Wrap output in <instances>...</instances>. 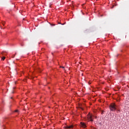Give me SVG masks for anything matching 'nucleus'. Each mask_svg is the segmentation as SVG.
<instances>
[{"mask_svg":"<svg viewBox=\"0 0 129 129\" xmlns=\"http://www.w3.org/2000/svg\"><path fill=\"white\" fill-rule=\"evenodd\" d=\"M2 24L4 26V25L6 24V22L5 21H2Z\"/></svg>","mask_w":129,"mask_h":129,"instance_id":"39448f33","label":"nucleus"},{"mask_svg":"<svg viewBox=\"0 0 129 129\" xmlns=\"http://www.w3.org/2000/svg\"><path fill=\"white\" fill-rule=\"evenodd\" d=\"M2 60H4L5 59H6V57L5 56H3L2 58Z\"/></svg>","mask_w":129,"mask_h":129,"instance_id":"423d86ee","label":"nucleus"},{"mask_svg":"<svg viewBox=\"0 0 129 129\" xmlns=\"http://www.w3.org/2000/svg\"><path fill=\"white\" fill-rule=\"evenodd\" d=\"M13 98V97H11V99Z\"/></svg>","mask_w":129,"mask_h":129,"instance_id":"f8f14e48","label":"nucleus"},{"mask_svg":"<svg viewBox=\"0 0 129 129\" xmlns=\"http://www.w3.org/2000/svg\"><path fill=\"white\" fill-rule=\"evenodd\" d=\"M102 114H103V111H102Z\"/></svg>","mask_w":129,"mask_h":129,"instance_id":"1a4fd4ad","label":"nucleus"},{"mask_svg":"<svg viewBox=\"0 0 129 129\" xmlns=\"http://www.w3.org/2000/svg\"><path fill=\"white\" fill-rule=\"evenodd\" d=\"M82 127L85 128L86 127V124H85L84 122H81Z\"/></svg>","mask_w":129,"mask_h":129,"instance_id":"7ed1b4c3","label":"nucleus"},{"mask_svg":"<svg viewBox=\"0 0 129 129\" xmlns=\"http://www.w3.org/2000/svg\"><path fill=\"white\" fill-rule=\"evenodd\" d=\"M12 93H14V91H12Z\"/></svg>","mask_w":129,"mask_h":129,"instance_id":"9b49d317","label":"nucleus"},{"mask_svg":"<svg viewBox=\"0 0 129 129\" xmlns=\"http://www.w3.org/2000/svg\"><path fill=\"white\" fill-rule=\"evenodd\" d=\"M110 109L112 111H114L116 109V105L114 103H112L110 105Z\"/></svg>","mask_w":129,"mask_h":129,"instance_id":"f257e3e1","label":"nucleus"},{"mask_svg":"<svg viewBox=\"0 0 129 129\" xmlns=\"http://www.w3.org/2000/svg\"><path fill=\"white\" fill-rule=\"evenodd\" d=\"M15 88H16L15 87L13 88V89H15Z\"/></svg>","mask_w":129,"mask_h":129,"instance_id":"9d476101","label":"nucleus"},{"mask_svg":"<svg viewBox=\"0 0 129 129\" xmlns=\"http://www.w3.org/2000/svg\"><path fill=\"white\" fill-rule=\"evenodd\" d=\"M87 118L90 121H93V119H92V115H91L90 113H89L88 114Z\"/></svg>","mask_w":129,"mask_h":129,"instance_id":"f03ea898","label":"nucleus"},{"mask_svg":"<svg viewBox=\"0 0 129 129\" xmlns=\"http://www.w3.org/2000/svg\"><path fill=\"white\" fill-rule=\"evenodd\" d=\"M60 68H62L63 69H64V67H60Z\"/></svg>","mask_w":129,"mask_h":129,"instance_id":"6e6552de","label":"nucleus"},{"mask_svg":"<svg viewBox=\"0 0 129 129\" xmlns=\"http://www.w3.org/2000/svg\"><path fill=\"white\" fill-rule=\"evenodd\" d=\"M66 128H73V125H70V126H67Z\"/></svg>","mask_w":129,"mask_h":129,"instance_id":"20e7f679","label":"nucleus"},{"mask_svg":"<svg viewBox=\"0 0 129 129\" xmlns=\"http://www.w3.org/2000/svg\"><path fill=\"white\" fill-rule=\"evenodd\" d=\"M15 111V112H18V111H19V110H16Z\"/></svg>","mask_w":129,"mask_h":129,"instance_id":"0eeeda50","label":"nucleus"}]
</instances>
